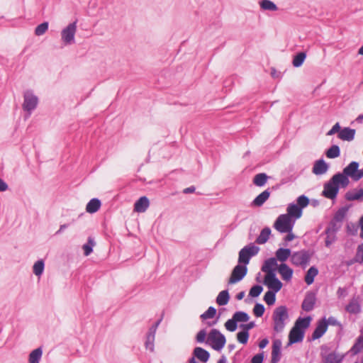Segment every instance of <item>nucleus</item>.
Here are the masks:
<instances>
[{
	"label": "nucleus",
	"mask_w": 363,
	"mask_h": 363,
	"mask_svg": "<svg viewBox=\"0 0 363 363\" xmlns=\"http://www.w3.org/2000/svg\"><path fill=\"white\" fill-rule=\"evenodd\" d=\"M269 343V340L267 338H264L262 339L259 343V347L260 349H264L267 347V345H268Z\"/></svg>",
	"instance_id": "69168bd1"
},
{
	"label": "nucleus",
	"mask_w": 363,
	"mask_h": 363,
	"mask_svg": "<svg viewBox=\"0 0 363 363\" xmlns=\"http://www.w3.org/2000/svg\"><path fill=\"white\" fill-rule=\"evenodd\" d=\"M291 256V250L289 248H279L275 252L276 260L284 263Z\"/></svg>",
	"instance_id": "393cba45"
},
{
	"label": "nucleus",
	"mask_w": 363,
	"mask_h": 363,
	"mask_svg": "<svg viewBox=\"0 0 363 363\" xmlns=\"http://www.w3.org/2000/svg\"><path fill=\"white\" fill-rule=\"evenodd\" d=\"M363 350V336L361 335L359 336L355 343L354 344V345L351 348V352L354 354H358L359 352H360L362 350Z\"/></svg>",
	"instance_id": "ea45409f"
},
{
	"label": "nucleus",
	"mask_w": 363,
	"mask_h": 363,
	"mask_svg": "<svg viewBox=\"0 0 363 363\" xmlns=\"http://www.w3.org/2000/svg\"><path fill=\"white\" fill-rule=\"evenodd\" d=\"M77 20L69 23L67 27L62 29L61 32L62 40L67 45L74 43V35L77 31Z\"/></svg>",
	"instance_id": "1a4fd4ad"
},
{
	"label": "nucleus",
	"mask_w": 363,
	"mask_h": 363,
	"mask_svg": "<svg viewBox=\"0 0 363 363\" xmlns=\"http://www.w3.org/2000/svg\"><path fill=\"white\" fill-rule=\"evenodd\" d=\"M324 233L326 235L325 245L327 247H329L337 240L336 233H335L334 231L330 232L329 229H325Z\"/></svg>",
	"instance_id": "4c0bfd02"
},
{
	"label": "nucleus",
	"mask_w": 363,
	"mask_h": 363,
	"mask_svg": "<svg viewBox=\"0 0 363 363\" xmlns=\"http://www.w3.org/2000/svg\"><path fill=\"white\" fill-rule=\"evenodd\" d=\"M316 302V296L314 292L308 291L306 293L301 304V308L306 312L313 310Z\"/></svg>",
	"instance_id": "4468645a"
},
{
	"label": "nucleus",
	"mask_w": 363,
	"mask_h": 363,
	"mask_svg": "<svg viewBox=\"0 0 363 363\" xmlns=\"http://www.w3.org/2000/svg\"><path fill=\"white\" fill-rule=\"evenodd\" d=\"M352 206V204L346 205L345 206H342L335 213L333 219L337 221L338 223H342L345 218L346 217L347 213L349 211L350 208Z\"/></svg>",
	"instance_id": "c85d7f7f"
},
{
	"label": "nucleus",
	"mask_w": 363,
	"mask_h": 363,
	"mask_svg": "<svg viewBox=\"0 0 363 363\" xmlns=\"http://www.w3.org/2000/svg\"><path fill=\"white\" fill-rule=\"evenodd\" d=\"M288 234L284 237L285 242H290L295 238L294 234L291 231L290 233H287Z\"/></svg>",
	"instance_id": "338daca9"
},
{
	"label": "nucleus",
	"mask_w": 363,
	"mask_h": 363,
	"mask_svg": "<svg viewBox=\"0 0 363 363\" xmlns=\"http://www.w3.org/2000/svg\"><path fill=\"white\" fill-rule=\"evenodd\" d=\"M359 167V164L358 162L352 161L343 169L342 172H337V174L342 179V182L348 186L350 184L349 177L356 182V175Z\"/></svg>",
	"instance_id": "423d86ee"
},
{
	"label": "nucleus",
	"mask_w": 363,
	"mask_h": 363,
	"mask_svg": "<svg viewBox=\"0 0 363 363\" xmlns=\"http://www.w3.org/2000/svg\"><path fill=\"white\" fill-rule=\"evenodd\" d=\"M296 204L303 210L309 204V199L305 195L299 196L296 199Z\"/></svg>",
	"instance_id": "8fccbe9b"
},
{
	"label": "nucleus",
	"mask_w": 363,
	"mask_h": 363,
	"mask_svg": "<svg viewBox=\"0 0 363 363\" xmlns=\"http://www.w3.org/2000/svg\"><path fill=\"white\" fill-rule=\"evenodd\" d=\"M264 357V355L263 352L258 353L252 357L250 363H262Z\"/></svg>",
	"instance_id": "13d9d810"
},
{
	"label": "nucleus",
	"mask_w": 363,
	"mask_h": 363,
	"mask_svg": "<svg viewBox=\"0 0 363 363\" xmlns=\"http://www.w3.org/2000/svg\"><path fill=\"white\" fill-rule=\"evenodd\" d=\"M347 186L336 173L324 184L322 195L327 199H335L338 194L340 188H346Z\"/></svg>",
	"instance_id": "f257e3e1"
},
{
	"label": "nucleus",
	"mask_w": 363,
	"mask_h": 363,
	"mask_svg": "<svg viewBox=\"0 0 363 363\" xmlns=\"http://www.w3.org/2000/svg\"><path fill=\"white\" fill-rule=\"evenodd\" d=\"M312 318L310 315L306 317H298L294 323L293 327L303 331L305 333L306 330L310 326Z\"/></svg>",
	"instance_id": "4be33fe9"
},
{
	"label": "nucleus",
	"mask_w": 363,
	"mask_h": 363,
	"mask_svg": "<svg viewBox=\"0 0 363 363\" xmlns=\"http://www.w3.org/2000/svg\"><path fill=\"white\" fill-rule=\"evenodd\" d=\"M263 284L268 288L269 291L278 293L282 288V282L277 277L276 274H266Z\"/></svg>",
	"instance_id": "f8f14e48"
},
{
	"label": "nucleus",
	"mask_w": 363,
	"mask_h": 363,
	"mask_svg": "<svg viewBox=\"0 0 363 363\" xmlns=\"http://www.w3.org/2000/svg\"><path fill=\"white\" fill-rule=\"evenodd\" d=\"M355 133L354 129L347 127L341 129L337 137L342 140L352 141L354 138Z\"/></svg>",
	"instance_id": "a878e982"
},
{
	"label": "nucleus",
	"mask_w": 363,
	"mask_h": 363,
	"mask_svg": "<svg viewBox=\"0 0 363 363\" xmlns=\"http://www.w3.org/2000/svg\"><path fill=\"white\" fill-rule=\"evenodd\" d=\"M306 58V53L305 52H299L294 55L292 65L294 67H300L304 62Z\"/></svg>",
	"instance_id": "72a5a7b5"
},
{
	"label": "nucleus",
	"mask_w": 363,
	"mask_h": 363,
	"mask_svg": "<svg viewBox=\"0 0 363 363\" xmlns=\"http://www.w3.org/2000/svg\"><path fill=\"white\" fill-rule=\"evenodd\" d=\"M337 223L338 222L332 219L325 229H329L330 232L334 231V233L337 234L338 230L340 228V225H337Z\"/></svg>",
	"instance_id": "4d7b16f0"
},
{
	"label": "nucleus",
	"mask_w": 363,
	"mask_h": 363,
	"mask_svg": "<svg viewBox=\"0 0 363 363\" xmlns=\"http://www.w3.org/2000/svg\"><path fill=\"white\" fill-rule=\"evenodd\" d=\"M276 294L277 292L269 290L265 293L263 299L268 306L274 304L276 301Z\"/></svg>",
	"instance_id": "a19ab883"
},
{
	"label": "nucleus",
	"mask_w": 363,
	"mask_h": 363,
	"mask_svg": "<svg viewBox=\"0 0 363 363\" xmlns=\"http://www.w3.org/2000/svg\"><path fill=\"white\" fill-rule=\"evenodd\" d=\"M325 155L330 159L338 157L340 155V149L338 145H331L325 152Z\"/></svg>",
	"instance_id": "c9c22d12"
},
{
	"label": "nucleus",
	"mask_w": 363,
	"mask_h": 363,
	"mask_svg": "<svg viewBox=\"0 0 363 363\" xmlns=\"http://www.w3.org/2000/svg\"><path fill=\"white\" fill-rule=\"evenodd\" d=\"M281 347V341L280 340H275L273 342V345H272L271 363H278L280 361Z\"/></svg>",
	"instance_id": "6ab92c4d"
},
{
	"label": "nucleus",
	"mask_w": 363,
	"mask_h": 363,
	"mask_svg": "<svg viewBox=\"0 0 363 363\" xmlns=\"http://www.w3.org/2000/svg\"><path fill=\"white\" fill-rule=\"evenodd\" d=\"M345 310L351 314H358L361 312V306L357 299L353 298L346 306Z\"/></svg>",
	"instance_id": "c756f323"
},
{
	"label": "nucleus",
	"mask_w": 363,
	"mask_h": 363,
	"mask_svg": "<svg viewBox=\"0 0 363 363\" xmlns=\"http://www.w3.org/2000/svg\"><path fill=\"white\" fill-rule=\"evenodd\" d=\"M230 299V295L228 290H223L220 291L217 298H216V303L219 306H225L226 305Z\"/></svg>",
	"instance_id": "f704fd0d"
},
{
	"label": "nucleus",
	"mask_w": 363,
	"mask_h": 363,
	"mask_svg": "<svg viewBox=\"0 0 363 363\" xmlns=\"http://www.w3.org/2000/svg\"><path fill=\"white\" fill-rule=\"evenodd\" d=\"M233 316L238 322H247L250 319L249 315L244 311H236Z\"/></svg>",
	"instance_id": "37998d69"
},
{
	"label": "nucleus",
	"mask_w": 363,
	"mask_h": 363,
	"mask_svg": "<svg viewBox=\"0 0 363 363\" xmlns=\"http://www.w3.org/2000/svg\"><path fill=\"white\" fill-rule=\"evenodd\" d=\"M155 337L152 335H146V341L145 343V348L147 350H149L150 352H154V342H155Z\"/></svg>",
	"instance_id": "5fc2aeb1"
},
{
	"label": "nucleus",
	"mask_w": 363,
	"mask_h": 363,
	"mask_svg": "<svg viewBox=\"0 0 363 363\" xmlns=\"http://www.w3.org/2000/svg\"><path fill=\"white\" fill-rule=\"evenodd\" d=\"M329 168L328 164L323 159H320L315 162L312 172L315 175H322L325 174Z\"/></svg>",
	"instance_id": "412c9836"
},
{
	"label": "nucleus",
	"mask_w": 363,
	"mask_h": 363,
	"mask_svg": "<svg viewBox=\"0 0 363 363\" xmlns=\"http://www.w3.org/2000/svg\"><path fill=\"white\" fill-rule=\"evenodd\" d=\"M305 333L299 329L292 327L289 333V342L287 345L290 346L296 343L301 342L304 338Z\"/></svg>",
	"instance_id": "2eb2a0df"
},
{
	"label": "nucleus",
	"mask_w": 363,
	"mask_h": 363,
	"mask_svg": "<svg viewBox=\"0 0 363 363\" xmlns=\"http://www.w3.org/2000/svg\"><path fill=\"white\" fill-rule=\"evenodd\" d=\"M338 298H344L347 295V291L345 288L339 287L337 291Z\"/></svg>",
	"instance_id": "e2e57ef3"
},
{
	"label": "nucleus",
	"mask_w": 363,
	"mask_h": 363,
	"mask_svg": "<svg viewBox=\"0 0 363 363\" xmlns=\"http://www.w3.org/2000/svg\"><path fill=\"white\" fill-rule=\"evenodd\" d=\"M312 253L309 250H302L291 253V262L295 266L305 268L309 263Z\"/></svg>",
	"instance_id": "0eeeda50"
},
{
	"label": "nucleus",
	"mask_w": 363,
	"mask_h": 363,
	"mask_svg": "<svg viewBox=\"0 0 363 363\" xmlns=\"http://www.w3.org/2000/svg\"><path fill=\"white\" fill-rule=\"evenodd\" d=\"M192 355L203 363H206L211 357L210 352L201 347H194Z\"/></svg>",
	"instance_id": "f3484780"
},
{
	"label": "nucleus",
	"mask_w": 363,
	"mask_h": 363,
	"mask_svg": "<svg viewBox=\"0 0 363 363\" xmlns=\"http://www.w3.org/2000/svg\"><path fill=\"white\" fill-rule=\"evenodd\" d=\"M249 332L241 330L237 333V340L238 341L243 345H245L247 343V341L249 340Z\"/></svg>",
	"instance_id": "a18cd8bd"
},
{
	"label": "nucleus",
	"mask_w": 363,
	"mask_h": 363,
	"mask_svg": "<svg viewBox=\"0 0 363 363\" xmlns=\"http://www.w3.org/2000/svg\"><path fill=\"white\" fill-rule=\"evenodd\" d=\"M295 220L291 219L289 215L281 214L276 219L273 227L281 233H290L292 231Z\"/></svg>",
	"instance_id": "20e7f679"
},
{
	"label": "nucleus",
	"mask_w": 363,
	"mask_h": 363,
	"mask_svg": "<svg viewBox=\"0 0 363 363\" xmlns=\"http://www.w3.org/2000/svg\"><path fill=\"white\" fill-rule=\"evenodd\" d=\"M263 291L261 285L256 284L251 287L249 291V296L253 298L258 297Z\"/></svg>",
	"instance_id": "49530a36"
},
{
	"label": "nucleus",
	"mask_w": 363,
	"mask_h": 363,
	"mask_svg": "<svg viewBox=\"0 0 363 363\" xmlns=\"http://www.w3.org/2000/svg\"><path fill=\"white\" fill-rule=\"evenodd\" d=\"M150 201L147 197L141 196L134 204V210L138 213L145 212L149 207Z\"/></svg>",
	"instance_id": "b1692460"
},
{
	"label": "nucleus",
	"mask_w": 363,
	"mask_h": 363,
	"mask_svg": "<svg viewBox=\"0 0 363 363\" xmlns=\"http://www.w3.org/2000/svg\"><path fill=\"white\" fill-rule=\"evenodd\" d=\"M288 319L289 313L286 306H280L276 308L272 314L274 330L277 333L282 332L286 325V320Z\"/></svg>",
	"instance_id": "f03ea898"
},
{
	"label": "nucleus",
	"mask_w": 363,
	"mask_h": 363,
	"mask_svg": "<svg viewBox=\"0 0 363 363\" xmlns=\"http://www.w3.org/2000/svg\"><path fill=\"white\" fill-rule=\"evenodd\" d=\"M327 330L328 326L325 322V317H323L317 322L316 327L311 335V340L320 338L326 333Z\"/></svg>",
	"instance_id": "ddd939ff"
},
{
	"label": "nucleus",
	"mask_w": 363,
	"mask_h": 363,
	"mask_svg": "<svg viewBox=\"0 0 363 363\" xmlns=\"http://www.w3.org/2000/svg\"><path fill=\"white\" fill-rule=\"evenodd\" d=\"M95 245V242L91 238H88V241L82 246L84 254L85 256L89 255L93 252V247Z\"/></svg>",
	"instance_id": "79ce46f5"
},
{
	"label": "nucleus",
	"mask_w": 363,
	"mask_h": 363,
	"mask_svg": "<svg viewBox=\"0 0 363 363\" xmlns=\"http://www.w3.org/2000/svg\"><path fill=\"white\" fill-rule=\"evenodd\" d=\"M206 335H207V333L205 329H202V330H199L196 335V342L203 343L205 341H206Z\"/></svg>",
	"instance_id": "6e6d98bb"
},
{
	"label": "nucleus",
	"mask_w": 363,
	"mask_h": 363,
	"mask_svg": "<svg viewBox=\"0 0 363 363\" xmlns=\"http://www.w3.org/2000/svg\"><path fill=\"white\" fill-rule=\"evenodd\" d=\"M270 235L271 229L269 227H265L261 230L255 242L259 245L264 244L268 241Z\"/></svg>",
	"instance_id": "7c9ffc66"
},
{
	"label": "nucleus",
	"mask_w": 363,
	"mask_h": 363,
	"mask_svg": "<svg viewBox=\"0 0 363 363\" xmlns=\"http://www.w3.org/2000/svg\"><path fill=\"white\" fill-rule=\"evenodd\" d=\"M341 130V127L340 125V123H336L333 127L327 133V135H333L335 133H340V131Z\"/></svg>",
	"instance_id": "052dcab7"
},
{
	"label": "nucleus",
	"mask_w": 363,
	"mask_h": 363,
	"mask_svg": "<svg viewBox=\"0 0 363 363\" xmlns=\"http://www.w3.org/2000/svg\"><path fill=\"white\" fill-rule=\"evenodd\" d=\"M216 351H220L226 343L225 335L218 329L213 328L210 330L206 341Z\"/></svg>",
	"instance_id": "7ed1b4c3"
},
{
	"label": "nucleus",
	"mask_w": 363,
	"mask_h": 363,
	"mask_svg": "<svg viewBox=\"0 0 363 363\" xmlns=\"http://www.w3.org/2000/svg\"><path fill=\"white\" fill-rule=\"evenodd\" d=\"M225 327L228 331L234 332L237 330L238 322L235 320V319H234V317L233 316L232 318L228 319L225 322Z\"/></svg>",
	"instance_id": "de8ad7c7"
},
{
	"label": "nucleus",
	"mask_w": 363,
	"mask_h": 363,
	"mask_svg": "<svg viewBox=\"0 0 363 363\" xmlns=\"http://www.w3.org/2000/svg\"><path fill=\"white\" fill-rule=\"evenodd\" d=\"M38 104V98L32 90H26L23 94V109L28 113V116L34 111Z\"/></svg>",
	"instance_id": "6e6552de"
},
{
	"label": "nucleus",
	"mask_w": 363,
	"mask_h": 363,
	"mask_svg": "<svg viewBox=\"0 0 363 363\" xmlns=\"http://www.w3.org/2000/svg\"><path fill=\"white\" fill-rule=\"evenodd\" d=\"M45 263L43 259H39L35 262L33 267V272L36 276H40L43 273Z\"/></svg>",
	"instance_id": "58836bf2"
},
{
	"label": "nucleus",
	"mask_w": 363,
	"mask_h": 363,
	"mask_svg": "<svg viewBox=\"0 0 363 363\" xmlns=\"http://www.w3.org/2000/svg\"><path fill=\"white\" fill-rule=\"evenodd\" d=\"M48 29V23L43 22L39 24L35 29V34L38 36L43 35Z\"/></svg>",
	"instance_id": "3c124183"
},
{
	"label": "nucleus",
	"mask_w": 363,
	"mask_h": 363,
	"mask_svg": "<svg viewBox=\"0 0 363 363\" xmlns=\"http://www.w3.org/2000/svg\"><path fill=\"white\" fill-rule=\"evenodd\" d=\"M43 355V350L41 347H39L33 350L28 357L29 363H39Z\"/></svg>",
	"instance_id": "473e14b6"
},
{
	"label": "nucleus",
	"mask_w": 363,
	"mask_h": 363,
	"mask_svg": "<svg viewBox=\"0 0 363 363\" xmlns=\"http://www.w3.org/2000/svg\"><path fill=\"white\" fill-rule=\"evenodd\" d=\"M259 6L263 10L276 11L277 6L274 1H259Z\"/></svg>",
	"instance_id": "09e8293b"
},
{
	"label": "nucleus",
	"mask_w": 363,
	"mask_h": 363,
	"mask_svg": "<svg viewBox=\"0 0 363 363\" xmlns=\"http://www.w3.org/2000/svg\"><path fill=\"white\" fill-rule=\"evenodd\" d=\"M247 273V266L238 263L232 270L228 284H234L240 281L245 277Z\"/></svg>",
	"instance_id": "9b49d317"
},
{
	"label": "nucleus",
	"mask_w": 363,
	"mask_h": 363,
	"mask_svg": "<svg viewBox=\"0 0 363 363\" xmlns=\"http://www.w3.org/2000/svg\"><path fill=\"white\" fill-rule=\"evenodd\" d=\"M345 199L348 201H363V191L360 189H354L352 191H348L345 194Z\"/></svg>",
	"instance_id": "5701e85b"
},
{
	"label": "nucleus",
	"mask_w": 363,
	"mask_h": 363,
	"mask_svg": "<svg viewBox=\"0 0 363 363\" xmlns=\"http://www.w3.org/2000/svg\"><path fill=\"white\" fill-rule=\"evenodd\" d=\"M255 327V323L254 321H251L246 324H240V328H241L244 331L249 332L251 329Z\"/></svg>",
	"instance_id": "680f3d73"
},
{
	"label": "nucleus",
	"mask_w": 363,
	"mask_h": 363,
	"mask_svg": "<svg viewBox=\"0 0 363 363\" xmlns=\"http://www.w3.org/2000/svg\"><path fill=\"white\" fill-rule=\"evenodd\" d=\"M277 261L274 257H270L264 262L261 270L266 274H276L278 266Z\"/></svg>",
	"instance_id": "dca6fc26"
},
{
	"label": "nucleus",
	"mask_w": 363,
	"mask_h": 363,
	"mask_svg": "<svg viewBox=\"0 0 363 363\" xmlns=\"http://www.w3.org/2000/svg\"><path fill=\"white\" fill-rule=\"evenodd\" d=\"M269 196L270 191L269 189H267L255 198V199L252 202V206L257 207L262 206L269 198Z\"/></svg>",
	"instance_id": "bb28decb"
},
{
	"label": "nucleus",
	"mask_w": 363,
	"mask_h": 363,
	"mask_svg": "<svg viewBox=\"0 0 363 363\" xmlns=\"http://www.w3.org/2000/svg\"><path fill=\"white\" fill-rule=\"evenodd\" d=\"M268 176L265 173L257 174L253 178V183L257 186H263L267 182Z\"/></svg>",
	"instance_id": "e433bc0d"
},
{
	"label": "nucleus",
	"mask_w": 363,
	"mask_h": 363,
	"mask_svg": "<svg viewBox=\"0 0 363 363\" xmlns=\"http://www.w3.org/2000/svg\"><path fill=\"white\" fill-rule=\"evenodd\" d=\"M277 271L281 275L283 280L289 281L292 279L294 270L286 264L281 263L277 268Z\"/></svg>",
	"instance_id": "a211bd4d"
},
{
	"label": "nucleus",
	"mask_w": 363,
	"mask_h": 363,
	"mask_svg": "<svg viewBox=\"0 0 363 363\" xmlns=\"http://www.w3.org/2000/svg\"><path fill=\"white\" fill-rule=\"evenodd\" d=\"M8 188V184L2 179L0 178V192L6 191Z\"/></svg>",
	"instance_id": "0e129e2a"
},
{
	"label": "nucleus",
	"mask_w": 363,
	"mask_h": 363,
	"mask_svg": "<svg viewBox=\"0 0 363 363\" xmlns=\"http://www.w3.org/2000/svg\"><path fill=\"white\" fill-rule=\"evenodd\" d=\"M362 177H363V168L360 169H359V168H357V173L356 175V182L360 180Z\"/></svg>",
	"instance_id": "774afa93"
},
{
	"label": "nucleus",
	"mask_w": 363,
	"mask_h": 363,
	"mask_svg": "<svg viewBox=\"0 0 363 363\" xmlns=\"http://www.w3.org/2000/svg\"><path fill=\"white\" fill-rule=\"evenodd\" d=\"M101 206V201L97 198H94L91 199L86 204V211L89 213H94L99 210Z\"/></svg>",
	"instance_id": "cd10ccee"
},
{
	"label": "nucleus",
	"mask_w": 363,
	"mask_h": 363,
	"mask_svg": "<svg viewBox=\"0 0 363 363\" xmlns=\"http://www.w3.org/2000/svg\"><path fill=\"white\" fill-rule=\"evenodd\" d=\"M325 322L328 327L329 325L334 326H341L340 323L333 316H330L328 319L325 318Z\"/></svg>",
	"instance_id": "bf43d9fd"
},
{
	"label": "nucleus",
	"mask_w": 363,
	"mask_h": 363,
	"mask_svg": "<svg viewBox=\"0 0 363 363\" xmlns=\"http://www.w3.org/2000/svg\"><path fill=\"white\" fill-rule=\"evenodd\" d=\"M286 215H289L291 219L296 220L302 216L303 210L294 203H289L286 208Z\"/></svg>",
	"instance_id": "aec40b11"
},
{
	"label": "nucleus",
	"mask_w": 363,
	"mask_h": 363,
	"mask_svg": "<svg viewBox=\"0 0 363 363\" xmlns=\"http://www.w3.org/2000/svg\"><path fill=\"white\" fill-rule=\"evenodd\" d=\"M216 314V309L213 307L210 306L206 311H205L203 313H202L200 315L201 319L203 320L213 318Z\"/></svg>",
	"instance_id": "c03bdc74"
},
{
	"label": "nucleus",
	"mask_w": 363,
	"mask_h": 363,
	"mask_svg": "<svg viewBox=\"0 0 363 363\" xmlns=\"http://www.w3.org/2000/svg\"><path fill=\"white\" fill-rule=\"evenodd\" d=\"M320 350L323 363H340L342 360L343 357L335 352L328 353L330 347L326 345H323L320 347Z\"/></svg>",
	"instance_id": "9d476101"
},
{
	"label": "nucleus",
	"mask_w": 363,
	"mask_h": 363,
	"mask_svg": "<svg viewBox=\"0 0 363 363\" xmlns=\"http://www.w3.org/2000/svg\"><path fill=\"white\" fill-rule=\"evenodd\" d=\"M354 258L355 261H357L359 264L363 263V243L358 245Z\"/></svg>",
	"instance_id": "864d4df0"
},
{
	"label": "nucleus",
	"mask_w": 363,
	"mask_h": 363,
	"mask_svg": "<svg viewBox=\"0 0 363 363\" xmlns=\"http://www.w3.org/2000/svg\"><path fill=\"white\" fill-rule=\"evenodd\" d=\"M259 247L250 243L242 248L238 254V263L247 266L252 257L257 255Z\"/></svg>",
	"instance_id": "39448f33"
},
{
	"label": "nucleus",
	"mask_w": 363,
	"mask_h": 363,
	"mask_svg": "<svg viewBox=\"0 0 363 363\" xmlns=\"http://www.w3.org/2000/svg\"><path fill=\"white\" fill-rule=\"evenodd\" d=\"M318 274V269L315 266L311 267L307 271L304 280L308 285H311L313 283L315 277Z\"/></svg>",
	"instance_id": "2f4dec72"
},
{
	"label": "nucleus",
	"mask_w": 363,
	"mask_h": 363,
	"mask_svg": "<svg viewBox=\"0 0 363 363\" xmlns=\"http://www.w3.org/2000/svg\"><path fill=\"white\" fill-rule=\"evenodd\" d=\"M265 311V308L263 304L257 303L253 308V313L256 317H262Z\"/></svg>",
	"instance_id": "603ef678"
}]
</instances>
